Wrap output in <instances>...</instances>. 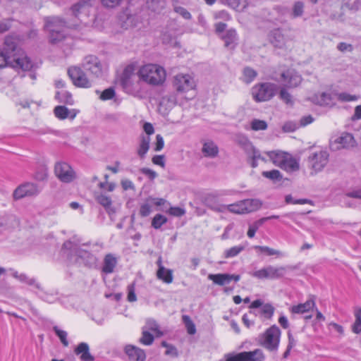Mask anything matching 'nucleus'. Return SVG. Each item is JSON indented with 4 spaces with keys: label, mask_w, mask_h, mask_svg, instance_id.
I'll use <instances>...</instances> for the list:
<instances>
[{
    "label": "nucleus",
    "mask_w": 361,
    "mask_h": 361,
    "mask_svg": "<svg viewBox=\"0 0 361 361\" xmlns=\"http://www.w3.org/2000/svg\"><path fill=\"white\" fill-rule=\"evenodd\" d=\"M295 269V267L293 266L274 267L271 265H269L259 270L252 272L251 276L259 279H276L283 277L286 273V269L293 270Z\"/></svg>",
    "instance_id": "9"
},
{
    "label": "nucleus",
    "mask_w": 361,
    "mask_h": 361,
    "mask_svg": "<svg viewBox=\"0 0 361 361\" xmlns=\"http://www.w3.org/2000/svg\"><path fill=\"white\" fill-rule=\"evenodd\" d=\"M124 352L128 355L130 361H145L146 360L145 350L135 345H126L124 348Z\"/></svg>",
    "instance_id": "18"
},
{
    "label": "nucleus",
    "mask_w": 361,
    "mask_h": 361,
    "mask_svg": "<svg viewBox=\"0 0 361 361\" xmlns=\"http://www.w3.org/2000/svg\"><path fill=\"white\" fill-rule=\"evenodd\" d=\"M262 223H259V220L256 221L252 225H250L247 235L250 238L255 236L256 231L262 226Z\"/></svg>",
    "instance_id": "59"
},
{
    "label": "nucleus",
    "mask_w": 361,
    "mask_h": 361,
    "mask_svg": "<svg viewBox=\"0 0 361 361\" xmlns=\"http://www.w3.org/2000/svg\"><path fill=\"white\" fill-rule=\"evenodd\" d=\"M243 202L245 214L255 212L259 209L262 205V202L257 199H246Z\"/></svg>",
    "instance_id": "27"
},
{
    "label": "nucleus",
    "mask_w": 361,
    "mask_h": 361,
    "mask_svg": "<svg viewBox=\"0 0 361 361\" xmlns=\"http://www.w3.org/2000/svg\"><path fill=\"white\" fill-rule=\"evenodd\" d=\"M68 75L75 86L81 88H90L92 87V82L80 68L77 66L69 68L68 69Z\"/></svg>",
    "instance_id": "11"
},
{
    "label": "nucleus",
    "mask_w": 361,
    "mask_h": 361,
    "mask_svg": "<svg viewBox=\"0 0 361 361\" xmlns=\"http://www.w3.org/2000/svg\"><path fill=\"white\" fill-rule=\"evenodd\" d=\"M55 98L61 103L67 104H73V103L72 94L67 91L57 92Z\"/></svg>",
    "instance_id": "36"
},
{
    "label": "nucleus",
    "mask_w": 361,
    "mask_h": 361,
    "mask_svg": "<svg viewBox=\"0 0 361 361\" xmlns=\"http://www.w3.org/2000/svg\"><path fill=\"white\" fill-rule=\"evenodd\" d=\"M133 76V69L128 66L124 69L120 78L121 85L123 90L129 94H134L137 92L139 82L137 81L135 82Z\"/></svg>",
    "instance_id": "14"
},
{
    "label": "nucleus",
    "mask_w": 361,
    "mask_h": 361,
    "mask_svg": "<svg viewBox=\"0 0 361 361\" xmlns=\"http://www.w3.org/2000/svg\"><path fill=\"white\" fill-rule=\"evenodd\" d=\"M279 97L286 104L292 103V97L285 88L281 90Z\"/></svg>",
    "instance_id": "62"
},
{
    "label": "nucleus",
    "mask_w": 361,
    "mask_h": 361,
    "mask_svg": "<svg viewBox=\"0 0 361 361\" xmlns=\"http://www.w3.org/2000/svg\"><path fill=\"white\" fill-rule=\"evenodd\" d=\"M202 152L205 157H215L219 153V148L213 142H207L203 145Z\"/></svg>",
    "instance_id": "30"
},
{
    "label": "nucleus",
    "mask_w": 361,
    "mask_h": 361,
    "mask_svg": "<svg viewBox=\"0 0 361 361\" xmlns=\"http://www.w3.org/2000/svg\"><path fill=\"white\" fill-rule=\"evenodd\" d=\"M355 321L353 325V331L355 334H360L361 332V308L355 312Z\"/></svg>",
    "instance_id": "52"
},
{
    "label": "nucleus",
    "mask_w": 361,
    "mask_h": 361,
    "mask_svg": "<svg viewBox=\"0 0 361 361\" xmlns=\"http://www.w3.org/2000/svg\"><path fill=\"white\" fill-rule=\"evenodd\" d=\"M228 4L233 9L240 11L245 7V0H228Z\"/></svg>",
    "instance_id": "53"
},
{
    "label": "nucleus",
    "mask_w": 361,
    "mask_h": 361,
    "mask_svg": "<svg viewBox=\"0 0 361 361\" xmlns=\"http://www.w3.org/2000/svg\"><path fill=\"white\" fill-rule=\"evenodd\" d=\"M48 176V169L45 165H42L37 169L34 174V178L38 181L47 180Z\"/></svg>",
    "instance_id": "40"
},
{
    "label": "nucleus",
    "mask_w": 361,
    "mask_h": 361,
    "mask_svg": "<svg viewBox=\"0 0 361 361\" xmlns=\"http://www.w3.org/2000/svg\"><path fill=\"white\" fill-rule=\"evenodd\" d=\"M254 249L259 251L260 252L265 253L267 255H278L281 256L282 253L279 250H274L267 246L255 245Z\"/></svg>",
    "instance_id": "45"
},
{
    "label": "nucleus",
    "mask_w": 361,
    "mask_h": 361,
    "mask_svg": "<svg viewBox=\"0 0 361 361\" xmlns=\"http://www.w3.org/2000/svg\"><path fill=\"white\" fill-rule=\"evenodd\" d=\"M56 117L59 119H65L68 117L69 111L64 106H57L54 110Z\"/></svg>",
    "instance_id": "47"
},
{
    "label": "nucleus",
    "mask_w": 361,
    "mask_h": 361,
    "mask_svg": "<svg viewBox=\"0 0 361 361\" xmlns=\"http://www.w3.org/2000/svg\"><path fill=\"white\" fill-rule=\"evenodd\" d=\"M161 346L166 348L165 351L166 355H169L173 357H177L178 356V350L174 345L169 344L166 341H162Z\"/></svg>",
    "instance_id": "48"
},
{
    "label": "nucleus",
    "mask_w": 361,
    "mask_h": 361,
    "mask_svg": "<svg viewBox=\"0 0 361 361\" xmlns=\"http://www.w3.org/2000/svg\"><path fill=\"white\" fill-rule=\"evenodd\" d=\"M304 3L300 1H295L293 4L292 8V16L293 18H298L303 15L304 13Z\"/></svg>",
    "instance_id": "41"
},
{
    "label": "nucleus",
    "mask_w": 361,
    "mask_h": 361,
    "mask_svg": "<svg viewBox=\"0 0 361 361\" xmlns=\"http://www.w3.org/2000/svg\"><path fill=\"white\" fill-rule=\"evenodd\" d=\"M216 197V196L213 194H208L204 197L205 204L211 209L218 212H224L226 210H228L233 214H245L243 200L238 201L234 204H231L228 205L216 204L214 202H213L215 200Z\"/></svg>",
    "instance_id": "8"
},
{
    "label": "nucleus",
    "mask_w": 361,
    "mask_h": 361,
    "mask_svg": "<svg viewBox=\"0 0 361 361\" xmlns=\"http://www.w3.org/2000/svg\"><path fill=\"white\" fill-rule=\"evenodd\" d=\"M329 153L324 150H319L312 153L308 157L309 166L314 173L322 171L329 161Z\"/></svg>",
    "instance_id": "10"
},
{
    "label": "nucleus",
    "mask_w": 361,
    "mask_h": 361,
    "mask_svg": "<svg viewBox=\"0 0 361 361\" xmlns=\"http://www.w3.org/2000/svg\"><path fill=\"white\" fill-rule=\"evenodd\" d=\"M266 154L275 166L287 172L297 171L300 169L299 160L288 152L276 150L267 152Z\"/></svg>",
    "instance_id": "3"
},
{
    "label": "nucleus",
    "mask_w": 361,
    "mask_h": 361,
    "mask_svg": "<svg viewBox=\"0 0 361 361\" xmlns=\"http://www.w3.org/2000/svg\"><path fill=\"white\" fill-rule=\"evenodd\" d=\"M315 102L320 106H329L333 103L331 94L322 92L315 97Z\"/></svg>",
    "instance_id": "35"
},
{
    "label": "nucleus",
    "mask_w": 361,
    "mask_h": 361,
    "mask_svg": "<svg viewBox=\"0 0 361 361\" xmlns=\"http://www.w3.org/2000/svg\"><path fill=\"white\" fill-rule=\"evenodd\" d=\"M12 276L19 280L22 283H25L30 286H32L39 290H42L43 288L39 283H38L35 279L30 278L25 274H18V271H15L13 272Z\"/></svg>",
    "instance_id": "23"
},
{
    "label": "nucleus",
    "mask_w": 361,
    "mask_h": 361,
    "mask_svg": "<svg viewBox=\"0 0 361 361\" xmlns=\"http://www.w3.org/2000/svg\"><path fill=\"white\" fill-rule=\"evenodd\" d=\"M40 192V189L35 183L26 182L17 187L13 193L14 200H20L25 197L36 196Z\"/></svg>",
    "instance_id": "13"
},
{
    "label": "nucleus",
    "mask_w": 361,
    "mask_h": 361,
    "mask_svg": "<svg viewBox=\"0 0 361 361\" xmlns=\"http://www.w3.org/2000/svg\"><path fill=\"white\" fill-rule=\"evenodd\" d=\"M271 78L276 81H281L285 87L288 88H294L298 86L301 81L302 77L293 69H288L281 73V79L276 75H273Z\"/></svg>",
    "instance_id": "12"
},
{
    "label": "nucleus",
    "mask_w": 361,
    "mask_h": 361,
    "mask_svg": "<svg viewBox=\"0 0 361 361\" xmlns=\"http://www.w3.org/2000/svg\"><path fill=\"white\" fill-rule=\"evenodd\" d=\"M151 213V206L148 202L143 203L140 205L139 214L142 217H146Z\"/></svg>",
    "instance_id": "60"
},
{
    "label": "nucleus",
    "mask_w": 361,
    "mask_h": 361,
    "mask_svg": "<svg viewBox=\"0 0 361 361\" xmlns=\"http://www.w3.org/2000/svg\"><path fill=\"white\" fill-rule=\"evenodd\" d=\"M236 142L246 154L252 152L255 149L248 138L244 135H238L236 137Z\"/></svg>",
    "instance_id": "31"
},
{
    "label": "nucleus",
    "mask_w": 361,
    "mask_h": 361,
    "mask_svg": "<svg viewBox=\"0 0 361 361\" xmlns=\"http://www.w3.org/2000/svg\"><path fill=\"white\" fill-rule=\"evenodd\" d=\"M278 86L272 82H261L255 85L251 89V94L256 102H263L270 100L274 97Z\"/></svg>",
    "instance_id": "7"
},
{
    "label": "nucleus",
    "mask_w": 361,
    "mask_h": 361,
    "mask_svg": "<svg viewBox=\"0 0 361 361\" xmlns=\"http://www.w3.org/2000/svg\"><path fill=\"white\" fill-rule=\"evenodd\" d=\"M82 67L97 78L102 76L103 66L99 59L94 55H88L83 59Z\"/></svg>",
    "instance_id": "17"
},
{
    "label": "nucleus",
    "mask_w": 361,
    "mask_h": 361,
    "mask_svg": "<svg viewBox=\"0 0 361 361\" xmlns=\"http://www.w3.org/2000/svg\"><path fill=\"white\" fill-rule=\"evenodd\" d=\"M53 330L54 331L55 334L57 335V336L59 338L61 342L64 346L68 345V341L67 339L68 334L66 331L60 329L58 326H55L53 327Z\"/></svg>",
    "instance_id": "51"
},
{
    "label": "nucleus",
    "mask_w": 361,
    "mask_h": 361,
    "mask_svg": "<svg viewBox=\"0 0 361 361\" xmlns=\"http://www.w3.org/2000/svg\"><path fill=\"white\" fill-rule=\"evenodd\" d=\"M338 98L341 102H351L357 100L358 97L346 92H342L338 94Z\"/></svg>",
    "instance_id": "61"
},
{
    "label": "nucleus",
    "mask_w": 361,
    "mask_h": 361,
    "mask_svg": "<svg viewBox=\"0 0 361 361\" xmlns=\"http://www.w3.org/2000/svg\"><path fill=\"white\" fill-rule=\"evenodd\" d=\"M45 26L49 32V42L56 44L67 38L65 31L67 27L66 23L59 17H47L45 20Z\"/></svg>",
    "instance_id": "5"
},
{
    "label": "nucleus",
    "mask_w": 361,
    "mask_h": 361,
    "mask_svg": "<svg viewBox=\"0 0 361 361\" xmlns=\"http://www.w3.org/2000/svg\"><path fill=\"white\" fill-rule=\"evenodd\" d=\"M271 43L276 47L281 48L285 44L284 36L279 30H273L269 36Z\"/></svg>",
    "instance_id": "29"
},
{
    "label": "nucleus",
    "mask_w": 361,
    "mask_h": 361,
    "mask_svg": "<svg viewBox=\"0 0 361 361\" xmlns=\"http://www.w3.org/2000/svg\"><path fill=\"white\" fill-rule=\"evenodd\" d=\"M77 355H80L82 361H94V357L90 353V348L87 343H80L74 350Z\"/></svg>",
    "instance_id": "21"
},
{
    "label": "nucleus",
    "mask_w": 361,
    "mask_h": 361,
    "mask_svg": "<svg viewBox=\"0 0 361 361\" xmlns=\"http://www.w3.org/2000/svg\"><path fill=\"white\" fill-rule=\"evenodd\" d=\"M262 175L263 177L273 181L280 180L283 178L281 173L276 169L262 171Z\"/></svg>",
    "instance_id": "39"
},
{
    "label": "nucleus",
    "mask_w": 361,
    "mask_h": 361,
    "mask_svg": "<svg viewBox=\"0 0 361 361\" xmlns=\"http://www.w3.org/2000/svg\"><path fill=\"white\" fill-rule=\"evenodd\" d=\"M315 305L314 300H308L304 303L292 306L290 311L293 314H304L312 310Z\"/></svg>",
    "instance_id": "26"
},
{
    "label": "nucleus",
    "mask_w": 361,
    "mask_h": 361,
    "mask_svg": "<svg viewBox=\"0 0 361 361\" xmlns=\"http://www.w3.org/2000/svg\"><path fill=\"white\" fill-rule=\"evenodd\" d=\"M159 269L157 272V276L166 283H171L173 281V271L171 269H166L161 264V261H158Z\"/></svg>",
    "instance_id": "25"
},
{
    "label": "nucleus",
    "mask_w": 361,
    "mask_h": 361,
    "mask_svg": "<svg viewBox=\"0 0 361 361\" xmlns=\"http://www.w3.org/2000/svg\"><path fill=\"white\" fill-rule=\"evenodd\" d=\"M275 311L274 307L270 303L263 304L260 309L261 314L267 319H271Z\"/></svg>",
    "instance_id": "38"
},
{
    "label": "nucleus",
    "mask_w": 361,
    "mask_h": 361,
    "mask_svg": "<svg viewBox=\"0 0 361 361\" xmlns=\"http://www.w3.org/2000/svg\"><path fill=\"white\" fill-rule=\"evenodd\" d=\"M335 144L338 145L336 149L350 148L355 145V140L350 133H345L335 140Z\"/></svg>",
    "instance_id": "20"
},
{
    "label": "nucleus",
    "mask_w": 361,
    "mask_h": 361,
    "mask_svg": "<svg viewBox=\"0 0 361 361\" xmlns=\"http://www.w3.org/2000/svg\"><path fill=\"white\" fill-rule=\"evenodd\" d=\"M54 173L56 177L63 183H70L75 178V173L71 166L65 162L55 165Z\"/></svg>",
    "instance_id": "16"
},
{
    "label": "nucleus",
    "mask_w": 361,
    "mask_h": 361,
    "mask_svg": "<svg viewBox=\"0 0 361 361\" xmlns=\"http://www.w3.org/2000/svg\"><path fill=\"white\" fill-rule=\"evenodd\" d=\"M128 289V295L127 300L128 301L132 302H135L137 300V297L135 294V283H132L127 287Z\"/></svg>",
    "instance_id": "55"
},
{
    "label": "nucleus",
    "mask_w": 361,
    "mask_h": 361,
    "mask_svg": "<svg viewBox=\"0 0 361 361\" xmlns=\"http://www.w3.org/2000/svg\"><path fill=\"white\" fill-rule=\"evenodd\" d=\"M139 76L145 82L152 85H159L166 80V71L157 64L149 63L139 70Z\"/></svg>",
    "instance_id": "4"
},
{
    "label": "nucleus",
    "mask_w": 361,
    "mask_h": 361,
    "mask_svg": "<svg viewBox=\"0 0 361 361\" xmlns=\"http://www.w3.org/2000/svg\"><path fill=\"white\" fill-rule=\"evenodd\" d=\"M117 262V258L113 254L106 255L103 261L102 271L106 274H111L114 272Z\"/></svg>",
    "instance_id": "22"
},
{
    "label": "nucleus",
    "mask_w": 361,
    "mask_h": 361,
    "mask_svg": "<svg viewBox=\"0 0 361 361\" xmlns=\"http://www.w3.org/2000/svg\"><path fill=\"white\" fill-rule=\"evenodd\" d=\"M221 38L224 40L225 47L230 49H234L238 44V37L235 29L227 30L221 35Z\"/></svg>",
    "instance_id": "19"
},
{
    "label": "nucleus",
    "mask_w": 361,
    "mask_h": 361,
    "mask_svg": "<svg viewBox=\"0 0 361 361\" xmlns=\"http://www.w3.org/2000/svg\"><path fill=\"white\" fill-rule=\"evenodd\" d=\"M146 327L155 333L157 336H161L163 335L162 331L159 329V324L154 319H148L146 323Z\"/></svg>",
    "instance_id": "50"
},
{
    "label": "nucleus",
    "mask_w": 361,
    "mask_h": 361,
    "mask_svg": "<svg viewBox=\"0 0 361 361\" xmlns=\"http://www.w3.org/2000/svg\"><path fill=\"white\" fill-rule=\"evenodd\" d=\"M173 10L185 20H190L192 18L190 13L184 7L175 6Z\"/></svg>",
    "instance_id": "54"
},
{
    "label": "nucleus",
    "mask_w": 361,
    "mask_h": 361,
    "mask_svg": "<svg viewBox=\"0 0 361 361\" xmlns=\"http://www.w3.org/2000/svg\"><path fill=\"white\" fill-rule=\"evenodd\" d=\"M225 361H244L243 352L226 354Z\"/></svg>",
    "instance_id": "57"
},
{
    "label": "nucleus",
    "mask_w": 361,
    "mask_h": 361,
    "mask_svg": "<svg viewBox=\"0 0 361 361\" xmlns=\"http://www.w3.org/2000/svg\"><path fill=\"white\" fill-rule=\"evenodd\" d=\"M95 200L99 204L104 207L109 214H113L116 212L112 207V200L109 196L100 193L95 196Z\"/></svg>",
    "instance_id": "24"
},
{
    "label": "nucleus",
    "mask_w": 361,
    "mask_h": 361,
    "mask_svg": "<svg viewBox=\"0 0 361 361\" xmlns=\"http://www.w3.org/2000/svg\"><path fill=\"white\" fill-rule=\"evenodd\" d=\"M61 254L70 262H80L89 268L94 267L97 262V258L93 254L80 248L77 243L71 240L63 243Z\"/></svg>",
    "instance_id": "2"
},
{
    "label": "nucleus",
    "mask_w": 361,
    "mask_h": 361,
    "mask_svg": "<svg viewBox=\"0 0 361 361\" xmlns=\"http://www.w3.org/2000/svg\"><path fill=\"white\" fill-rule=\"evenodd\" d=\"M150 141L151 139L149 136L142 135L141 137L140 145L137 149V154L141 159H143L147 153L149 149Z\"/></svg>",
    "instance_id": "32"
},
{
    "label": "nucleus",
    "mask_w": 361,
    "mask_h": 361,
    "mask_svg": "<svg viewBox=\"0 0 361 361\" xmlns=\"http://www.w3.org/2000/svg\"><path fill=\"white\" fill-rule=\"evenodd\" d=\"M141 172L152 180L157 176V173L154 171L148 168H142Z\"/></svg>",
    "instance_id": "64"
},
{
    "label": "nucleus",
    "mask_w": 361,
    "mask_h": 361,
    "mask_svg": "<svg viewBox=\"0 0 361 361\" xmlns=\"http://www.w3.org/2000/svg\"><path fill=\"white\" fill-rule=\"evenodd\" d=\"M244 361H264L265 355L261 349L243 352Z\"/></svg>",
    "instance_id": "28"
},
{
    "label": "nucleus",
    "mask_w": 361,
    "mask_h": 361,
    "mask_svg": "<svg viewBox=\"0 0 361 361\" xmlns=\"http://www.w3.org/2000/svg\"><path fill=\"white\" fill-rule=\"evenodd\" d=\"M182 321L185 324L189 334L193 335L196 333L195 325L188 315H183Z\"/></svg>",
    "instance_id": "42"
},
{
    "label": "nucleus",
    "mask_w": 361,
    "mask_h": 361,
    "mask_svg": "<svg viewBox=\"0 0 361 361\" xmlns=\"http://www.w3.org/2000/svg\"><path fill=\"white\" fill-rule=\"evenodd\" d=\"M228 277H230L229 274H210L208 275V279L219 286H224L229 283Z\"/></svg>",
    "instance_id": "33"
},
{
    "label": "nucleus",
    "mask_w": 361,
    "mask_h": 361,
    "mask_svg": "<svg viewBox=\"0 0 361 361\" xmlns=\"http://www.w3.org/2000/svg\"><path fill=\"white\" fill-rule=\"evenodd\" d=\"M281 335L280 329L274 324L258 336L257 342L259 345L269 351L276 352L279 349Z\"/></svg>",
    "instance_id": "6"
},
{
    "label": "nucleus",
    "mask_w": 361,
    "mask_h": 361,
    "mask_svg": "<svg viewBox=\"0 0 361 361\" xmlns=\"http://www.w3.org/2000/svg\"><path fill=\"white\" fill-rule=\"evenodd\" d=\"M167 222V218L162 214H156L152 221V226L155 229H159Z\"/></svg>",
    "instance_id": "44"
},
{
    "label": "nucleus",
    "mask_w": 361,
    "mask_h": 361,
    "mask_svg": "<svg viewBox=\"0 0 361 361\" xmlns=\"http://www.w3.org/2000/svg\"><path fill=\"white\" fill-rule=\"evenodd\" d=\"M246 154L248 156L249 158L252 159L251 166L252 168H255L257 166V160L259 159H261L264 161H267L266 159L261 156L259 151L256 149H254L252 152L247 153Z\"/></svg>",
    "instance_id": "46"
},
{
    "label": "nucleus",
    "mask_w": 361,
    "mask_h": 361,
    "mask_svg": "<svg viewBox=\"0 0 361 361\" xmlns=\"http://www.w3.org/2000/svg\"><path fill=\"white\" fill-rule=\"evenodd\" d=\"M166 212L171 216L178 217L183 216L185 213V210L179 207H170Z\"/></svg>",
    "instance_id": "56"
},
{
    "label": "nucleus",
    "mask_w": 361,
    "mask_h": 361,
    "mask_svg": "<svg viewBox=\"0 0 361 361\" xmlns=\"http://www.w3.org/2000/svg\"><path fill=\"white\" fill-rule=\"evenodd\" d=\"M154 338L148 331L143 329L142 336L139 339V342L145 345H150L153 343Z\"/></svg>",
    "instance_id": "43"
},
{
    "label": "nucleus",
    "mask_w": 361,
    "mask_h": 361,
    "mask_svg": "<svg viewBox=\"0 0 361 361\" xmlns=\"http://www.w3.org/2000/svg\"><path fill=\"white\" fill-rule=\"evenodd\" d=\"M245 249V247L242 245L233 246L231 248L226 250L224 252V257L225 258H232L238 255L241 252Z\"/></svg>",
    "instance_id": "37"
},
{
    "label": "nucleus",
    "mask_w": 361,
    "mask_h": 361,
    "mask_svg": "<svg viewBox=\"0 0 361 361\" xmlns=\"http://www.w3.org/2000/svg\"><path fill=\"white\" fill-rule=\"evenodd\" d=\"M8 66L25 71L32 68L31 60L18 47L12 37H6L0 46V68Z\"/></svg>",
    "instance_id": "1"
},
{
    "label": "nucleus",
    "mask_w": 361,
    "mask_h": 361,
    "mask_svg": "<svg viewBox=\"0 0 361 361\" xmlns=\"http://www.w3.org/2000/svg\"><path fill=\"white\" fill-rule=\"evenodd\" d=\"M105 7L114 8L121 3L123 0H101Z\"/></svg>",
    "instance_id": "63"
},
{
    "label": "nucleus",
    "mask_w": 361,
    "mask_h": 361,
    "mask_svg": "<svg viewBox=\"0 0 361 361\" xmlns=\"http://www.w3.org/2000/svg\"><path fill=\"white\" fill-rule=\"evenodd\" d=\"M257 76L255 70L250 67L244 68L243 71V81L247 84L252 82Z\"/></svg>",
    "instance_id": "34"
},
{
    "label": "nucleus",
    "mask_w": 361,
    "mask_h": 361,
    "mask_svg": "<svg viewBox=\"0 0 361 361\" xmlns=\"http://www.w3.org/2000/svg\"><path fill=\"white\" fill-rule=\"evenodd\" d=\"M115 96V90L113 87H109V88H107L106 90H104L101 95H100V99L102 100H109V99H111L114 97Z\"/></svg>",
    "instance_id": "58"
},
{
    "label": "nucleus",
    "mask_w": 361,
    "mask_h": 361,
    "mask_svg": "<svg viewBox=\"0 0 361 361\" xmlns=\"http://www.w3.org/2000/svg\"><path fill=\"white\" fill-rule=\"evenodd\" d=\"M173 86L177 92H185L193 90L196 84L189 74H178L174 77Z\"/></svg>",
    "instance_id": "15"
},
{
    "label": "nucleus",
    "mask_w": 361,
    "mask_h": 361,
    "mask_svg": "<svg viewBox=\"0 0 361 361\" xmlns=\"http://www.w3.org/2000/svg\"><path fill=\"white\" fill-rule=\"evenodd\" d=\"M267 127V122L263 120L253 119L251 122V128L255 131L264 130Z\"/></svg>",
    "instance_id": "49"
}]
</instances>
